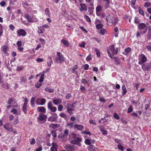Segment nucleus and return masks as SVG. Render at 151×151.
<instances>
[{
	"label": "nucleus",
	"instance_id": "nucleus-20",
	"mask_svg": "<svg viewBox=\"0 0 151 151\" xmlns=\"http://www.w3.org/2000/svg\"><path fill=\"white\" fill-rule=\"evenodd\" d=\"M87 149L89 151H95L98 149L97 147L91 144L87 147Z\"/></svg>",
	"mask_w": 151,
	"mask_h": 151
},
{
	"label": "nucleus",
	"instance_id": "nucleus-34",
	"mask_svg": "<svg viewBox=\"0 0 151 151\" xmlns=\"http://www.w3.org/2000/svg\"><path fill=\"white\" fill-rule=\"evenodd\" d=\"M56 118L53 117H49L48 119V120L50 122H53L55 121Z\"/></svg>",
	"mask_w": 151,
	"mask_h": 151
},
{
	"label": "nucleus",
	"instance_id": "nucleus-51",
	"mask_svg": "<svg viewBox=\"0 0 151 151\" xmlns=\"http://www.w3.org/2000/svg\"><path fill=\"white\" fill-rule=\"evenodd\" d=\"M96 27L97 29H101L102 28V25L101 24H97L96 25Z\"/></svg>",
	"mask_w": 151,
	"mask_h": 151
},
{
	"label": "nucleus",
	"instance_id": "nucleus-15",
	"mask_svg": "<svg viewBox=\"0 0 151 151\" xmlns=\"http://www.w3.org/2000/svg\"><path fill=\"white\" fill-rule=\"evenodd\" d=\"M28 101V99L27 98H25L24 99V103L22 108V110L24 113H27V107Z\"/></svg>",
	"mask_w": 151,
	"mask_h": 151
},
{
	"label": "nucleus",
	"instance_id": "nucleus-33",
	"mask_svg": "<svg viewBox=\"0 0 151 151\" xmlns=\"http://www.w3.org/2000/svg\"><path fill=\"white\" fill-rule=\"evenodd\" d=\"M45 91L47 92H48L49 93L52 92L54 91V89H50L48 87L45 88Z\"/></svg>",
	"mask_w": 151,
	"mask_h": 151
},
{
	"label": "nucleus",
	"instance_id": "nucleus-43",
	"mask_svg": "<svg viewBox=\"0 0 151 151\" xmlns=\"http://www.w3.org/2000/svg\"><path fill=\"white\" fill-rule=\"evenodd\" d=\"M150 6H151V3L149 2H146L144 4V6L145 7H148Z\"/></svg>",
	"mask_w": 151,
	"mask_h": 151
},
{
	"label": "nucleus",
	"instance_id": "nucleus-14",
	"mask_svg": "<svg viewBox=\"0 0 151 151\" xmlns=\"http://www.w3.org/2000/svg\"><path fill=\"white\" fill-rule=\"evenodd\" d=\"M4 127L8 132L13 131V127L12 125L10 123H6L4 125Z\"/></svg>",
	"mask_w": 151,
	"mask_h": 151
},
{
	"label": "nucleus",
	"instance_id": "nucleus-6",
	"mask_svg": "<svg viewBox=\"0 0 151 151\" xmlns=\"http://www.w3.org/2000/svg\"><path fill=\"white\" fill-rule=\"evenodd\" d=\"M24 17L28 20L30 22H34L37 21V19L34 16L31 17L27 14H26L24 15Z\"/></svg>",
	"mask_w": 151,
	"mask_h": 151
},
{
	"label": "nucleus",
	"instance_id": "nucleus-16",
	"mask_svg": "<svg viewBox=\"0 0 151 151\" xmlns=\"http://www.w3.org/2000/svg\"><path fill=\"white\" fill-rule=\"evenodd\" d=\"M65 148L68 151H74L75 150L74 145L71 146L69 145H66Z\"/></svg>",
	"mask_w": 151,
	"mask_h": 151
},
{
	"label": "nucleus",
	"instance_id": "nucleus-62",
	"mask_svg": "<svg viewBox=\"0 0 151 151\" xmlns=\"http://www.w3.org/2000/svg\"><path fill=\"white\" fill-rule=\"evenodd\" d=\"M133 111V109L131 106H129L127 112L129 113L132 112Z\"/></svg>",
	"mask_w": 151,
	"mask_h": 151
},
{
	"label": "nucleus",
	"instance_id": "nucleus-3",
	"mask_svg": "<svg viewBox=\"0 0 151 151\" xmlns=\"http://www.w3.org/2000/svg\"><path fill=\"white\" fill-rule=\"evenodd\" d=\"M72 136L73 137V139L74 140L71 141V143L72 144L78 145V146H80L81 144L79 142L81 141V138L80 137H76V134L74 133L72 134Z\"/></svg>",
	"mask_w": 151,
	"mask_h": 151
},
{
	"label": "nucleus",
	"instance_id": "nucleus-56",
	"mask_svg": "<svg viewBox=\"0 0 151 151\" xmlns=\"http://www.w3.org/2000/svg\"><path fill=\"white\" fill-rule=\"evenodd\" d=\"M91 59V55L90 54L87 56L86 58V60L87 61H90Z\"/></svg>",
	"mask_w": 151,
	"mask_h": 151
},
{
	"label": "nucleus",
	"instance_id": "nucleus-49",
	"mask_svg": "<svg viewBox=\"0 0 151 151\" xmlns=\"http://www.w3.org/2000/svg\"><path fill=\"white\" fill-rule=\"evenodd\" d=\"M47 107L49 109H50L52 107V102H51V101H49L48 102L47 104Z\"/></svg>",
	"mask_w": 151,
	"mask_h": 151
},
{
	"label": "nucleus",
	"instance_id": "nucleus-59",
	"mask_svg": "<svg viewBox=\"0 0 151 151\" xmlns=\"http://www.w3.org/2000/svg\"><path fill=\"white\" fill-rule=\"evenodd\" d=\"M81 91L83 92H84L86 91V89L84 86H82L80 88Z\"/></svg>",
	"mask_w": 151,
	"mask_h": 151
},
{
	"label": "nucleus",
	"instance_id": "nucleus-64",
	"mask_svg": "<svg viewBox=\"0 0 151 151\" xmlns=\"http://www.w3.org/2000/svg\"><path fill=\"white\" fill-rule=\"evenodd\" d=\"M80 28L84 32H85L87 33V31L84 28L83 26H81L80 27Z\"/></svg>",
	"mask_w": 151,
	"mask_h": 151
},
{
	"label": "nucleus",
	"instance_id": "nucleus-38",
	"mask_svg": "<svg viewBox=\"0 0 151 151\" xmlns=\"http://www.w3.org/2000/svg\"><path fill=\"white\" fill-rule=\"evenodd\" d=\"M81 133L83 134H88L89 136L91 135V132L89 131H82Z\"/></svg>",
	"mask_w": 151,
	"mask_h": 151
},
{
	"label": "nucleus",
	"instance_id": "nucleus-25",
	"mask_svg": "<svg viewBox=\"0 0 151 151\" xmlns=\"http://www.w3.org/2000/svg\"><path fill=\"white\" fill-rule=\"evenodd\" d=\"M48 61L47 62V65L50 66L52 63V57L50 56H49L48 58Z\"/></svg>",
	"mask_w": 151,
	"mask_h": 151
},
{
	"label": "nucleus",
	"instance_id": "nucleus-37",
	"mask_svg": "<svg viewBox=\"0 0 151 151\" xmlns=\"http://www.w3.org/2000/svg\"><path fill=\"white\" fill-rule=\"evenodd\" d=\"M45 75L44 74H42L41 75L39 81L40 82H42L43 81Z\"/></svg>",
	"mask_w": 151,
	"mask_h": 151
},
{
	"label": "nucleus",
	"instance_id": "nucleus-32",
	"mask_svg": "<svg viewBox=\"0 0 151 151\" xmlns=\"http://www.w3.org/2000/svg\"><path fill=\"white\" fill-rule=\"evenodd\" d=\"M78 66L77 65H75L74 66L72 69V71L73 73H74L76 74H77L78 72L76 70V69L77 68Z\"/></svg>",
	"mask_w": 151,
	"mask_h": 151
},
{
	"label": "nucleus",
	"instance_id": "nucleus-24",
	"mask_svg": "<svg viewBox=\"0 0 151 151\" xmlns=\"http://www.w3.org/2000/svg\"><path fill=\"white\" fill-rule=\"evenodd\" d=\"M61 42L65 46L68 47L69 45V43L68 41L67 40L63 39L61 40Z\"/></svg>",
	"mask_w": 151,
	"mask_h": 151
},
{
	"label": "nucleus",
	"instance_id": "nucleus-10",
	"mask_svg": "<svg viewBox=\"0 0 151 151\" xmlns=\"http://www.w3.org/2000/svg\"><path fill=\"white\" fill-rule=\"evenodd\" d=\"M46 100L45 99L42 98H38L36 101V103L38 105H42L45 104Z\"/></svg>",
	"mask_w": 151,
	"mask_h": 151
},
{
	"label": "nucleus",
	"instance_id": "nucleus-11",
	"mask_svg": "<svg viewBox=\"0 0 151 151\" xmlns=\"http://www.w3.org/2000/svg\"><path fill=\"white\" fill-rule=\"evenodd\" d=\"M17 35L18 36H25L27 35V32L24 29H20L17 31Z\"/></svg>",
	"mask_w": 151,
	"mask_h": 151
},
{
	"label": "nucleus",
	"instance_id": "nucleus-63",
	"mask_svg": "<svg viewBox=\"0 0 151 151\" xmlns=\"http://www.w3.org/2000/svg\"><path fill=\"white\" fill-rule=\"evenodd\" d=\"M63 108V106L62 105H59L58 107V110L59 111H61L62 110Z\"/></svg>",
	"mask_w": 151,
	"mask_h": 151
},
{
	"label": "nucleus",
	"instance_id": "nucleus-54",
	"mask_svg": "<svg viewBox=\"0 0 151 151\" xmlns=\"http://www.w3.org/2000/svg\"><path fill=\"white\" fill-rule=\"evenodd\" d=\"M9 28L10 30L13 31L15 28V27L12 24H11L9 25Z\"/></svg>",
	"mask_w": 151,
	"mask_h": 151
},
{
	"label": "nucleus",
	"instance_id": "nucleus-5",
	"mask_svg": "<svg viewBox=\"0 0 151 151\" xmlns=\"http://www.w3.org/2000/svg\"><path fill=\"white\" fill-rule=\"evenodd\" d=\"M138 29L140 30H143L142 32L143 34L146 33L147 30V27L146 25L144 23H140L138 25Z\"/></svg>",
	"mask_w": 151,
	"mask_h": 151
},
{
	"label": "nucleus",
	"instance_id": "nucleus-26",
	"mask_svg": "<svg viewBox=\"0 0 151 151\" xmlns=\"http://www.w3.org/2000/svg\"><path fill=\"white\" fill-rule=\"evenodd\" d=\"M38 32L39 33H43L45 32V29L42 26L38 27Z\"/></svg>",
	"mask_w": 151,
	"mask_h": 151
},
{
	"label": "nucleus",
	"instance_id": "nucleus-57",
	"mask_svg": "<svg viewBox=\"0 0 151 151\" xmlns=\"http://www.w3.org/2000/svg\"><path fill=\"white\" fill-rule=\"evenodd\" d=\"M83 67L84 70H87L88 69L89 66L88 64H86L84 65Z\"/></svg>",
	"mask_w": 151,
	"mask_h": 151
},
{
	"label": "nucleus",
	"instance_id": "nucleus-36",
	"mask_svg": "<svg viewBox=\"0 0 151 151\" xmlns=\"http://www.w3.org/2000/svg\"><path fill=\"white\" fill-rule=\"evenodd\" d=\"M45 14L48 17H50V10L48 8H46L45 10Z\"/></svg>",
	"mask_w": 151,
	"mask_h": 151
},
{
	"label": "nucleus",
	"instance_id": "nucleus-50",
	"mask_svg": "<svg viewBox=\"0 0 151 151\" xmlns=\"http://www.w3.org/2000/svg\"><path fill=\"white\" fill-rule=\"evenodd\" d=\"M106 1V3L105 5V8L106 9L108 8L109 6V0H107Z\"/></svg>",
	"mask_w": 151,
	"mask_h": 151
},
{
	"label": "nucleus",
	"instance_id": "nucleus-58",
	"mask_svg": "<svg viewBox=\"0 0 151 151\" xmlns=\"http://www.w3.org/2000/svg\"><path fill=\"white\" fill-rule=\"evenodd\" d=\"M51 111L52 112H55L57 110V108L55 107H52L50 109Z\"/></svg>",
	"mask_w": 151,
	"mask_h": 151
},
{
	"label": "nucleus",
	"instance_id": "nucleus-21",
	"mask_svg": "<svg viewBox=\"0 0 151 151\" xmlns=\"http://www.w3.org/2000/svg\"><path fill=\"white\" fill-rule=\"evenodd\" d=\"M58 146L55 143H52V147L50 148L51 151H57Z\"/></svg>",
	"mask_w": 151,
	"mask_h": 151
},
{
	"label": "nucleus",
	"instance_id": "nucleus-23",
	"mask_svg": "<svg viewBox=\"0 0 151 151\" xmlns=\"http://www.w3.org/2000/svg\"><path fill=\"white\" fill-rule=\"evenodd\" d=\"M37 110L40 112H46V109L44 107H38L37 108Z\"/></svg>",
	"mask_w": 151,
	"mask_h": 151
},
{
	"label": "nucleus",
	"instance_id": "nucleus-9",
	"mask_svg": "<svg viewBox=\"0 0 151 151\" xmlns=\"http://www.w3.org/2000/svg\"><path fill=\"white\" fill-rule=\"evenodd\" d=\"M139 64H142V63H144L147 61V59L145 55L143 54H141L139 55Z\"/></svg>",
	"mask_w": 151,
	"mask_h": 151
},
{
	"label": "nucleus",
	"instance_id": "nucleus-61",
	"mask_svg": "<svg viewBox=\"0 0 151 151\" xmlns=\"http://www.w3.org/2000/svg\"><path fill=\"white\" fill-rule=\"evenodd\" d=\"M114 140L116 142L119 144H121L122 142L121 140L117 139H115Z\"/></svg>",
	"mask_w": 151,
	"mask_h": 151
},
{
	"label": "nucleus",
	"instance_id": "nucleus-44",
	"mask_svg": "<svg viewBox=\"0 0 151 151\" xmlns=\"http://www.w3.org/2000/svg\"><path fill=\"white\" fill-rule=\"evenodd\" d=\"M60 116L62 117H63L64 118L65 120H66L67 119V117H66V115L63 113H61L60 114Z\"/></svg>",
	"mask_w": 151,
	"mask_h": 151
},
{
	"label": "nucleus",
	"instance_id": "nucleus-8",
	"mask_svg": "<svg viewBox=\"0 0 151 151\" xmlns=\"http://www.w3.org/2000/svg\"><path fill=\"white\" fill-rule=\"evenodd\" d=\"M1 51L5 54L6 55H8L9 53L8 52L9 51V47L6 45H4L1 47Z\"/></svg>",
	"mask_w": 151,
	"mask_h": 151
},
{
	"label": "nucleus",
	"instance_id": "nucleus-31",
	"mask_svg": "<svg viewBox=\"0 0 151 151\" xmlns=\"http://www.w3.org/2000/svg\"><path fill=\"white\" fill-rule=\"evenodd\" d=\"M36 99V97H32L30 101L31 105L32 107L35 106V101Z\"/></svg>",
	"mask_w": 151,
	"mask_h": 151
},
{
	"label": "nucleus",
	"instance_id": "nucleus-55",
	"mask_svg": "<svg viewBox=\"0 0 151 151\" xmlns=\"http://www.w3.org/2000/svg\"><path fill=\"white\" fill-rule=\"evenodd\" d=\"M51 133L53 137H56L57 134L56 132L54 131H52Z\"/></svg>",
	"mask_w": 151,
	"mask_h": 151
},
{
	"label": "nucleus",
	"instance_id": "nucleus-22",
	"mask_svg": "<svg viewBox=\"0 0 151 151\" xmlns=\"http://www.w3.org/2000/svg\"><path fill=\"white\" fill-rule=\"evenodd\" d=\"M80 5L81 6V8L80 9V11H86L87 10V7L85 4H81Z\"/></svg>",
	"mask_w": 151,
	"mask_h": 151
},
{
	"label": "nucleus",
	"instance_id": "nucleus-4",
	"mask_svg": "<svg viewBox=\"0 0 151 151\" xmlns=\"http://www.w3.org/2000/svg\"><path fill=\"white\" fill-rule=\"evenodd\" d=\"M65 60V58L61 55L60 52H57V57L56 58L55 60L57 63H61L64 62Z\"/></svg>",
	"mask_w": 151,
	"mask_h": 151
},
{
	"label": "nucleus",
	"instance_id": "nucleus-47",
	"mask_svg": "<svg viewBox=\"0 0 151 151\" xmlns=\"http://www.w3.org/2000/svg\"><path fill=\"white\" fill-rule=\"evenodd\" d=\"M36 61L38 63H40L44 61V59L42 58H37L36 59Z\"/></svg>",
	"mask_w": 151,
	"mask_h": 151
},
{
	"label": "nucleus",
	"instance_id": "nucleus-19",
	"mask_svg": "<svg viewBox=\"0 0 151 151\" xmlns=\"http://www.w3.org/2000/svg\"><path fill=\"white\" fill-rule=\"evenodd\" d=\"M52 99L53 103L56 105H58L62 103V100L60 99L55 98Z\"/></svg>",
	"mask_w": 151,
	"mask_h": 151
},
{
	"label": "nucleus",
	"instance_id": "nucleus-29",
	"mask_svg": "<svg viewBox=\"0 0 151 151\" xmlns=\"http://www.w3.org/2000/svg\"><path fill=\"white\" fill-rule=\"evenodd\" d=\"M59 127V124H52L50 125V127L53 129H55Z\"/></svg>",
	"mask_w": 151,
	"mask_h": 151
},
{
	"label": "nucleus",
	"instance_id": "nucleus-17",
	"mask_svg": "<svg viewBox=\"0 0 151 151\" xmlns=\"http://www.w3.org/2000/svg\"><path fill=\"white\" fill-rule=\"evenodd\" d=\"M85 143L87 145H89L91 144H96V142L94 139H86L85 140Z\"/></svg>",
	"mask_w": 151,
	"mask_h": 151
},
{
	"label": "nucleus",
	"instance_id": "nucleus-35",
	"mask_svg": "<svg viewBox=\"0 0 151 151\" xmlns=\"http://www.w3.org/2000/svg\"><path fill=\"white\" fill-rule=\"evenodd\" d=\"M39 40L41 44L43 45H45L46 43L45 40L42 38H39L38 39Z\"/></svg>",
	"mask_w": 151,
	"mask_h": 151
},
{
	"label": "nucleus",
	"instance_id": "nucleus-2",
	"mask_svg": "<svg viewBox=\"0 0 151 151\" xmlns=\"http://www.w3.org/2000/svg\"><path fill=\"white\" fill-rule=\"evenodd\" d=\"M13 108L11 111V112L14 114L18 115L20 114L21 113L20 109L18 105L16 104L13 105Z\"/></svg>",
	"mask_w": 151,
	"mask_h": 151
},
{
	"label": "nucleus",
	"instance_id": "nucleus-41",
	"mask_svg": "<svg viewBox=\"0 0 151 151\" xmlns=\"http://www.w3.org/2000/svg\"><path fill=\"white\" fill-rule=\"evenodd\" d=\"M3 33V27L2 25L0 24V37L2 36Z\"/></svg>",
	"mask_w": 151,
	"mask_h": 151
},
{
	"label": "nucleus",
	"instance_id": "nucleus-18",
	"mask_svg": "<svg viewBox=\"0 0 151 151\" xmlns=\"http://www.w3.org/2000/svg\"><path fill=\"white\" fill-rule=\"evenodd\" d=\"M47 116L44 114H40L38 117V119L40 121H42L45 122L47 119Z\"/></svg>",
	"mask_w": 151,
	"mask_h": 151
},
{
	"label": "nucleus",
	"instance_id": "nucleus-1",
	"mask_svg": "<svg viewBox=\"0 0 151 151\" xmlns=\"http://www.w3.org/2000/svg\"><path fill=\"white\" fill-rule=\"evenodd\" d=\"M107 51L108 55L111 58H113L112 56L116 54L118 52L117 50H114L113 46L109 47L107 50Z\"/></svg>",
	"mask_w": 151,
	"mask_h": 151
},
{
	"label": "nucleus",
	"instance_id": "nucleus-7",
	"mask_svg": "<svg viewBox=\"0 0 151 151\" xmlns=\"http://www.w3.org/2000/svg\"><path fill=\"white\" fill-rule=\"evenodd\" d=\"M73 123H68V126L70 127L71 128H73L74 129H76L78 130H81L84 129V127L81 125H78L75 124L73 125Z\"/></svg>",
	"mask_w": 151,
	"mask_h": 151
},
{
	"label": "nucleus",
	"instance_id": "nucleus-28",
	"mask_svg": "<svg viewBox=\"0 0 151 151\" xmlns=\"http://www.w3.org/2000/svg\"><path fill=\"white\" fill-rule=\"evenodd\" d=\"M99 128L101 132H102V134H107V132L105 130L103 127H99Z\"/></svg>",
	"mask_w": 151,
	"mask_h": 151
},
{
	"label": "nucleus",
	"instance_id": "nucleus-48",
	"mask_svg": "<svg viewBox=\"0 0 151 151\" xmlns=\"http://www.w3.org/2000/svg\"><path fill=\"white\" fill-rule=\"evenodd\" d=\"M95 50L96 52V54L97 57H100V53L99 50L96 48H95Z\"/></svg>",
	"mask_w": 151,
	"mask_h": 151
},
{
	"label": "nucleus",
	"instance_id": "nucleus-45",
	"mask_svg": "<svg viewBox=\"0 0 151 151\" xmlns=\"http://www.w3.org/2000/svg\"><path fill=\"white\" fill-rule=\"evenodd\" d=\"M106 32L105 30L103 28H101V29L100 31V33L101 34L104 35Z\"/></svg>",
	"mask_w": 151,
	"mask_h": 151
},
{
	"label": "nucleus",
	"instance_id": "nucleus-13",
	"mask_svg": "<svg viewBox=\"0 0 151 151\" xmlns=\"http://www.w3.org/2000/svg\"><path fill=\"white\" fill-rule=\"evenodd\" d=\"M106 20L107 24L111 26L114 23L113 18L110 15L107 16L106 17Z\"/></svg>",
	"mask_w": 151,
	"mask_h": 151
},
{
	"label": "nucleus",
	"instance_id": "nucleus-30",
	"mask_svg": "<svg viewBox=\"0 0 151 151\" xmlns=\"http://www.w3.org/2000/svg\"><path fill=\"white\" fill-rule=\"evenodd\" d=\"M131 51V49L130 48L128 47L125 50V52L123 53L125 55H127Z\"/></svg>",
	"mask_w": 151,
	"mask_h": 151
},
{
	"label": "nucleus",
	"instance_id": "nucleus-12",
	"mask_svg": "<svg viewBox=\"0 0 151 151\" xmlns=\"http://www.w3.org/2000/svg\"><path fill=\"white\" fill-rule=\"evenodd\" d=\"M67 106V109L68 112L70 114H72L73 113L72 112L75 110V106L71 104H68Z\"/></svg>",
	"mask_w": 151,
	"mask_h": 151
},
{
	"label": "nucleus",
	"instance_id": "nucleus-40",
	"mask_svg": "<svg viewBox=\"0 0 151 151\" xmlns=\"http://www.w3.org/2000/svg\"><path fill=\"white\" fill-rule=\"evenodd\" d=\"M84 18L86 19V20L89 22H91V20L90 18L87 15H85L84 16Z\"/></svg>",
	"mask_w": 151,
	"mask_h": 151
},
{
	"label": "nucleus",
	"instance_id": "nucleus-46",
	"mask_svg": "<svg viewBox=\"0 0 151 151\" xmlns=\"http://www.w3.org/2000/svg\"><path fill=\"white\" fill-rule=\"evenodd\" d=\"M101 9V7L99 5L97 6L96 9V12H100Z\"/></svg>",
	"mask_w": 151,
	"mask_h": 151
},
{
	"label": "nucleus",
	"instance_id": "nucleus-27",
	"mask_svg": "<svg viewBox=\"0 0 151 151\" xmlns=\"http://www.w3.org/2000/svg\"><path fill=\"white\" fill-rule=\"evenodd\" d=\"M122 89L123 90L122 95H124L126 94L127 92V90L126 87L124 85H123L122 86Z\"/></svg>",
	"mask_w": 151,
	"mask_h": 151
},
{
	"label": "nucleus",
	"instance_id": "nucleus-53",
	"mask_svg": "<svg viewBox=\"0 0 151 151\" xmlns=\"http://www.w3.org/2000/svg\"><path fill=\"white\" fill-rule=\"evenodd\" d=\"M143 34L142 32L140 31H137V35H136V37H140V34Z\"/></svg>",
	"mask_w": 151,
	"mask_h": 151
},
{
	"label": "nucleus",
	"instance_id": "nucleus-39",
	"mask_svg": "<svg viewBox=\"0 0 151 151\" xmlns=\"http://www.w3.org/2000/svg\"><path fill=\"white\" fill-rule=\"evenodd\" d=\"M119 150H121V151H123L124 147L121 145H119L117 146Z\"/></svg>",
	"mask_w": 151,
	"mask_h": 151
},
{
	"label": "nucleus",
	"instance_id": "nucleus-52",
	"mask_svg": "<svg viewBox=\"0 0 151 151\" xmlns=\"http://www.w3.org/2000/svg\"><path fill=\"white\" fill-rule=\"evenodd\" d=\"M41 85V82H37L35 84V86L37 88H39Z\"/></svg>",
	"mask_w": 151,
	"mask_h": 151
},
{
	"label": "nucleus",
	"instance_id": "nucleus-60",
	"mask_svg": "<svg viewBox=\"0 0 151 151\" xmlns=\"http://www.w3.org/2000/svg\"><path fill=\"white\" fill-rule=\"evenodd\" d=\"M106 121V119L105 118H103L101 119V120H99V122H101L102 123H104Z\"/></svg>",
	"mask_w": 151,
	"mask_h": 151
},
{
	"label": "nucleus",
	"instance_id": "nucleus-42",
	"mask_svg": "<svg viewBox=\"0 0 151 151\" xmlns=\"http://www.w3.org/2000/svg\"><path fill=\"white\" fill-rule=\"evenodd\" d=\"M14 102V100L12 99V98H10L8 101V104H12Z\"/></svg>",
	"mask_w": 151,
	"mask_h": 151
}]
</instances>
